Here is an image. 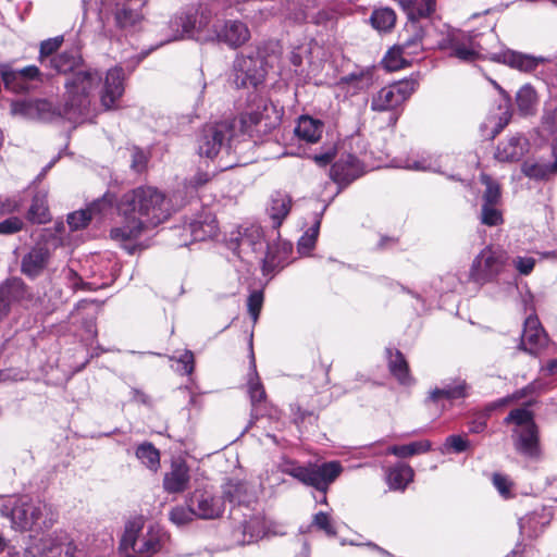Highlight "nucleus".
Masks as SVG:
<instances>
[{
    "label": "nucleus",
    "instance_id": "f257e3e1",
    "mask_svg": "<svg viewBox=\"0 0 557 557\" xmlns=\"http://www.w3.org/2000/svg\"><path fill=\"white\" fill-rule=\"evenodd\" d=\"M101 82L102 78L97 72H75L65 83L66 102L62 109H55L48 100H22L12 102L11 113L45 122L57 116L78 122L86 115L91 102L90 96Z\"/></svg>",
    "mask_w": 557,
    "mask_h": 557
},
{
    "label": "nucleus",
    "instance_id": "f03ea898",
    "mask_svg": "<svg viewBox=\"0 0 557 557\" xmlns=\"http://www.w3.org/2000/svg\"><path fill=\"white\" fill-rule=\"evenodd\" d=\"M120 226L112 228L111 237L126 242L137 238L144 230L154 227L170 216L165 196L154 187H139L126 193L119 205Z\"/></svg>",
    "mask_w": 557,
    "mask_h": 557
},
{
    "label": "nucleus",
    "instance_id": "7ed1b4c3",
    "mask_svg": "<svg viewBox=\"0 0 557 557\" xmlns=\"http://www.w3.org/2000/svg\"><path fill=\"white\" fill-rule=\"evenodd\" d=\"M262 111L245 112L232 123L226 121L206 125L198 138L197 150L201 158L213 160L221 151L225 140L237 134L249 133L252 126L263 123L264 128L275 127L282 117V111L271 102L262 100L258 109Z\"/></svg>",
    "mask_w": 557,
    "mask_h": 557
},
{
    "label": "nucleus",
    "instance_id": "20e7f679",
    "mask_svg": "<svg viewBox=\"0 0 557 557\" xmlns=\"http://www.w3.org/2000/svg\"><path fill=\"white\" fill-rule=\"evenodd\" d=\"M0 515L20 532L41 531L54 522V515L47 504L27 496L0 498Z\"/></svg>",
    "mask_w": 557,
    "mask_h": 557
},
{
    "label": "nucleus",
    "instance_id": "39448f33",
    "mask_svg": "<svg viewBox=\"0 0 557 557\" xmlns=\"http://www.w3.org/2000/svg\"><path fill=\"white\" fill-rule=\"evenodd\" d=\"M162 537L159 527L151 524L145 529L144 519L137 517L125 524L120 546L123 550L133 553L126 557H150L161 548Z\"/></svg>",
    "mask_w": 557,
    "mask_h": 557
},
{
    "label": "nucleus",
    "instance_id": "423d86ee",
    "mask_svg": "<svg viewBox=\"0 0 557 557\" xmlns=\"http://www.w3.org/2000/svg\"><path fill=\"white\" fill-rule=\"evenodd\" d=\"M505 423L513 424L512 440L516 450L525 458L540 459L539 433L532 412L527 408L511 410Z\"/></svg>",
    "mask_w": 557,
    "mask_h": 557
},
{
    "label": "nucleus",
    "instance_id": "0eeeda50",
    "mask_svg": "<svg viewBox=\"0 0 557 557\" xmlns=\"http://www.w3.org/2000/svg\"><path fill=\"white\" fill-rule=\"evenodd\" d=\"M173 24L182 27L181 32L176 29L173 39L193 38L206 42L218 40V37H221L218 25L213 22L211 13L207 11H201L193 16H180Z\"/></svg>",
    "mask_w": 557,
    "mask_h": 557
},
{
    "label": "nucleus",
    "instance_id": "6e6552de",
    "mask_svg": "<svg viewBox=\"0 0 557 557\" xmlns=\"http://www.w3.org/2000/svg\"><path fill=\"white\" fill-rule=\"evenodd\" d=\"M284 471L304 484L313 486L325 494L330 484L342 473L343 467L338 461H330L309 467L292 466Z\"/></svg>",
    "mask_w": 557,
    "mask_h": 557
},
{
    "label": "nucleus",
    "instance_id": "1a4fd4ad",
    "mask_svg": "<svg viewBox=\"0 0 557 557\" xmlns=\"http://www.w3.org/2000/svg\"><path fill=\"white\" fill-rule=\"evenodd\" d=\"M506 261L505 251L487 246L473 259L469 280L480 286L492 282L503 271Z\"/></svg>",
    "mask_w": 557,
    "mask_h": 557
},
{
    "label": "nucleus",
    "instance_id": "9d476101",
    "mask_svg": "<svg viewBox=\"0 0 557 557\" xmlns=\"http://www.w3.org/2000/svg\"><path fill=\"white\" fill-rule=\"evenodd\" d=\"M29 553L33 557H76V546L65 531L59 530L40 537Z\"/></svg>",
    "mask_w": 557,
    "mask_h": 557
},
{
    "label": "nucleus",
    "instance_id": "9b49d317",
    "mask_svg": "<svg viewBox=\"0 0 557 557\" xmlns=\"http://www.w3.org/2000/svg\"><path fill=\"white\" fill-rule=\"evenodd\" d=\"M414 79H404L380 89L371 100V109L374 111L394 110L404 103L416 90Z\"/></svg>",
    "mask_w": 557,
    "mask_h": 557
},
{
    "label": "nucleus",
    "instance_id": "f8f14e48",
    "mask_svg": "<svg viewBox=\"0 0 557 557\" xmlns=\"http://www.w3.org/2000/svg\"><path fill=\"white\" fill-rule=\"evenodd\" d=\"M188 498L198 519H216L225 510V500L209 487L196 488Z\"/></svg>",
    "mask_w": 557,
    "mask_h": 557
},
{
    "label": "nucleus",
    "instance_id": "ddd939ff",
    "mask_svg": "<svg viewBox=\"0 0 557 557\" xmlns=\"http://www.w3.org/2000/svg\"><path fill=\"white\" fill-rule=\"evenodd\" d=\"M285 534L284 527L280 523L268 521L264 517L255 516L243 524V544L259 541L265 536Z\"/></svg>",
    "mask_w": 557,
    "mask_h": 557
},
{
    "label": "nucleus",
    "instance_id": "4468645a",
    "mask_svg": "<svg viewBox=\"0 0 557 557\" xmlns=\"http://www.w3.org/2000/svg\"><path fill=\"white\" fill-rule=\"evenodd\" d=\"M112 211V197L106 195L103 198L92 202L86 210L75 211L67 216V224L71 230L85 227L92 219H102Z\"/></svg>",
    "mask_w": 557,
    "mask_h": 557
},
{
    "label": "nucleus",
    "instance_id": "2eb2a0df",
    "mask_svg": "<svg viewBox=\"0 0 557 557\" xmlns=\"http://www.w3.org/2000/svg\"><path fill=\"white\" fill-rule=\"evenodd\" d=\"M124 74L121 67H113L107 72L100 91V101L104 109H113L124 92Z\"/></svg>",
    "mask_w": 557,
    "mask_h": 557
},
{
    "label": "nucleus",
    "instance_id": "dca6fc26",
    "mask_svg": "<svg viewBox=\"0 0 557 557\" xmlns=\"http://www.w3.org/2000/svg\"><path fill=\"white\" fill-rule=\"evenodd\" d=\"M235 69L237 71V82L245 87H257L262 83L265 75L262 60L259 58H238L235 62Z\"/></svg>",
    "mask_w": 557,
    "mask_h": 557
},
{
    "label": "nucleus",
    "instance_id": "f3484780",
    "mask_svg": "<svg viewBox=\"0 0 557 557\" xmlns=\"http://www.w3.org/2000/svg\"><path fill=\"white\" fill-rule=\"evenodd\" d=\"M423 46L422 36L407 37L403 44L393 47L384 57L383 63L388 71H398L407 65L405 54L416 52L417 48Z\"/></svg>",
    "mask_w": 557,
    "mask_h": 557
},
{
    "label": "nucleus",
    "instance_id": "a211bd4d",
    "mask_svg": "<svg viewBox=\"0 0 557 557\" xmlns=\"http://www.w3.org/2000/svg\"><path fill=\"white\" fill-rule=\"evenodd\" d=\"M547 343V335L535 315H530L524 321L521 337V348L532 355L536 354Z\"/></svg>",
    "mask_w": 557,
    "mask_h": 557
},
{
    "label": "nucleus",
    "instance_id": "6ab92c4d",
    "mask_svg": "<svg viewBox=\"0 0 557 557\" xmlns=\"http://www.w3.org/2000/svg\"><path fill=\"white\" fill-rule=\"evenodd\" d=\"M189 468L183 460H173L170 470L164 474L163 488L169 494H181L189 484Z\"/></svg>",
    "mask_w": 557,
    "mask_h": 557
},
{
    "label": "nucleus",
    "instance_id": "aec40b11",
    "mask_svg": "<svg viewBox=\"0 0 557 557\" xmlns=\"http://www.w3.org/2000/svg\"><path fill=\"white\" fill-rule=\"evenodd\" d=\"M373 72L371 69L357 70L342 77L337 87L346 94L354 96L360 91L368 90L373 85Z\"/></svg>",
    "mask_w": 557,
    "mask_h": 557
},
{
    "label": "nucleus",
    "instance_id": "412c9836",
    "mask_svg": "<svg viewBox=\"0 0 557 557\" xmlns=\"http://www.w3.org/2000/svg\"><path fill=\"white\" fill-rule=\"evenodd\" d=\"M435 10L434 0H414L410 1L408 5V16L410 22L406 25V33H412V36H422L424 40V33L422 26L417 21L418 18L430 16Z\"/></svg>",
    "mask_w": 557,
    "mask_h": 557
},
{
    "label": "nucleus",
    "instance_id": "4be33fe9",
    "mask_svg": "<svg viewBox=\"0 0 557 557\" xmlns=\"http://www.w3.org/2000/svg\"><path fill=\"white\" fill-rule=\"evenodd\" d=\"M362 173L359 161L354 156H346L331 168L330 176L337 184H348Z\"/></svg>",
    "mask_w": 557,
    "mask_h": 557
},
{
    "label": "nucleus",
    "instance_id": "5701e85b",
    "mask_svg": "<svg viewBox=\"0 0 557 557\" xmlns=\"http://www.w3.org/2000/svg\"><path fill=\"white\" fill-rule=\"evenodd\" d=\"M490 59L523 72H531L535 70L540 62L539 59L532 55L522 54L512 50L492 53Z\"/></svg>",
    "mask_w": 557,
    "mask_h": 557
},
{
    "label": "nucleus",
    "instance_id": "b1692460",
    "mask_svg": "<svg viewBox=\"0 0 557 557\" xmlns=\"http://www.w3.org/2000/svg\"><path fill=\"white\" fill-rule=\"evenodd\" d=\"M528 143L522 136H512L502 141L496 149L495 158L502 162L520 160L527 151Z\"/></svg>",
    "mask_w": 557,
    "mask_h": 557
},
{
    "label": "nucleus",
    "instance_id": "393cba45",
    "mask_svg": "<svg viewBox=\"0 0 557 557\" xmlns=\"http://www.w3.org/2000/svg\"><path fill=\"white\" fill-rule=\"evenodd\" d=\"M221 37L218 40L225 42L230 47L236 48L244 45L250 38V32L246 24L238 21H230L219 28Z\"/></svg>",
    "mask_w": 557,
    "mask_h": 557
},
{
    "label": "nucleus",
    "instance_id": "a878e982",
    "mask_svg": "<svg viewBox=\"0 0 557 557\" xmlns=\"http://www.w3.org/2000/svg\"><path fill=\"white\" fill-rule=\"evenodd\" d=\"M324 124L322 121L309 115H302L298 119L295 127L296 136L309 144L318 143L323 134Z\"/></svg>",
    "mask_w": 557,
    "mask_h": 557
},
{
    "label": "nucleus",
    "instance_id": "bb28decb",
    "mask_svg": "<svg viewBox=\"0 0 557 557\" xmlns=\"http://www.w3.org/2000/svg\"><path fill=\"white\" fill-rule=\"evenodd\" d=\"M49 250L42 246L32 249L22 261V271L28 276H37L46 267Z\"/></svg>",
    "mask_w": 557,
    "mask_h": 557
},
{
    "label": "nucleus",
    "instance_id": "cd10ccee",
    "mask_svg": "<svg viewBox=\"0 0 557 557\" xmlns=\"http://www.w3.org/2000/svg\"><path fill=\"white\" fill-rule=\"evenodd\" d=\"M468 395V385L463 380L456 379L444 383L442 387H435L430 392V398L438 401L443 398L453 400L463 398Z\"/></svg>",
    "mask_w": 557,
    "mask_h": 557
},
{
    "label": "nucleus",
    "instance_id": "c85d7f7f",
    "mask_svg": "<svg viewBox=\"0 0 557 557\" xmlns=\"http://www.w3.org/2000/svg\"><path fill=\"white\" fill-rule=\"evenodd\" d=\"M141 4L136 1H127L117 4L115 11V22L120 28L127 29L134 27L143 18L138 8Z\"/></svg>",
    "mask_w": 557,
    "mask_h": 557
},
{
    "label": "nucleus",
    "instance_id": "c756f323",
    "mask_svg": "<svg viewBox=\"0 0 557 557\" xmlns=\"http://www.w3.org/2000/svg\"><path fill=\"white\" fill-rule=\"evenodd\" d=\"M292 199L288 195L276 191L271 196L268 213L273 221L274 226H280L289 213Z\"/></svg>",
    "mask_w": 557,
    "mask_h": 557
},
{
    "label": "nucleus",
    "instance_id": "7c9ffc66",
    "mask_svg": "<svg viewBox=\"0 0 557 557\" xmlns=\"http://www.w3.org/2000/svg\"><path fill=\"white\" fill-rule=\"evenodd\" d=\"M223 499L230 504H244L249 500V487L248 485L237 479H230L222 486Z\"/></svg>",
    "mask_w": 557,
    "mask_h": 557
},
{
    "label": "nucleus",
    "instance_id": "2f4dec72",
    "mask_svg": "<svg viewBox=\"0 0 557 557\" xmlns=\"http://www.w3.org/2000/svg\"><path fill=\"white\" fill-rule=\"evenodd\" d=\"M188 230L194 240L196 242L213 238L218 235L216 221L210 214L205 215L200 220L191 222L188 226Z\"/></svg>",
    "mask_w": 557,
    "mask_h": 557
},
{
    "label": "nucleus",
    "instance_id": "473e14b6",
    "mask_svg": "<svg viewBox=\"0 0 557 557\" xmlns=\"http://www.w3.org/2000/svg\"><path fill=\"white\" fill-rule=\"evenodd\" d=\"M412 479L413 470L405 463H397L388 470L386 475L387 484L392 490H405Z\"/></svg>",
    "mask_w": 557,
    "mask_h": 557
},
{
    "label": "nucleus",
    "instance_id": "72a5a7b5",
    "mask_svg": "<svg viewBox=\"0 0 557 557\" xmlns=\"http://www.w3.org/2000/svg\"><path fill=\"white\" fill-rule=\"evenodd\" d=\"M0 75L5 89L15 94H22L29 90V85H25L20 71L14 70L10 64H0Z\"/></svg>",
    "mask_w": 557,
    "mask_h": 557
},
{
    "label": "nucleus",
    "instance_id": "f704fd0d",
    "mask_svg": "<svg viewBox=\"0 0 557 557\" xmlns=\"http://www.w3.org/2000/svg\"><path fill=\"white\" fill-rule=\"evenodd\" d=\"M28 220L35 223H46L49 221V209L47 205V193L38 191L32 201L30 208L28 210Z\"/></svg>",
    "mask_w": 557,
    "mask_h": 557
},
{
    "label": "nucleus",
    "instance_id": "c9c22d12",
    "mask_svg": "<svg viewBox=\"0 0 557 557\" xmlns=\"http://www.w3.org/2000/svg\"><path fill=\"white\" fill-rule=\"evenodd\" d=\"M388 352V366L392 374L401 383L408 384L410 382V375L408 370L407 361L404 356L396 350H387Z\"/></svg>",
    "mask_w": 557,
    "mask_h": 557
},
{
    "label": "nucleus",
    "instance_id": "e433bc0d",
    "mask_svg": "<svg viewBox=\"0 0 557 557\" xmlns=\"http://www.w3.org/2000/svg\"><path fill=\"white\" fill-rule=\"evenodd\" d=\"M517 106L522 114H532L537 106V96L531 85L522 86L516 96Z\"/></svg>",
    "mask_w": 557,
    "mask_h": 557
},
{
    "label": "nucleus",
    "instance_id": "4c0bfd02",
    "mask_svg": "<svg viewBox=\"0 0 557 557\" xmlns=\"http://www.w3.org/2000/svg\"><path fill=\"white\" fill-rule=\"evenodd\" d=\"M370 21L379 32H388L395 25L396 14L392 9L381 8L373 11Z\"/></svg>",
    "mask_w": 557,
    "mask_h": 557
},
{
    "label": "nucleus",
    "instance_id": "58836bf2",
    "mask_svg": "<svg viewBox=\"0 0 557 557\" xmlns=\"http://www.w3.org/2000/svg\"><path fill=\"white\" fill-rule=\"evenodd\" d=\"M431 442L430 441H418L412 442L407 445H400V446H391L387 449L388 454L395 455L400 458L410 457L413 455L426 453L431 449Z\"/></svg>",
    "mask_w": 557,
    "mask_h": 557
},
{
    "label": "nucleus",
    "instance_id": "ea45409f",
    "mask_svg": "<svg viewBox=\"0 0 557 557\" xmlns=\"http://www.w3.org/2000/svg\"><path fill=\"white\" fill-rule=\"evenodd\" d=\"M251 367H252V375L247 383L248 394L250 396L251 405L253 408H257L261 403L265 400V391L262 384L259 381V377L256 373V364L255 357L251 352Z\"/></svg>",
    "mask_w": 557,
    "mask_h": 557
},
{
    "label": "nucleus",
    "instance_id": "a19ab883",
    "mask_svg": "<svg viewBox=\"0 0 557 557\" xmlns=\"http://www.w3.org/2000/svg\"><path fill=\"white\" fill-rule=\"evenodd\" d=\"M50 66L59 73H67L76 69L81 58L75 52H63L50 59Z\"/></svg>",
    "mask_w": 557,
    "mask_h": 557
},
{
    "label": "nucleus",
    "instance_id": "79ce46f5",
    "mask_svg": "<svg viewBox=\"0 0 557 557\" xmlns=\"http://www.w3.org/2000/svg\"><path fill=\"white\" fill-rule=\"evenodd\" d=\"M169 518H170L171 522L177 527H184V525L190 523L191 521H194V519L197 517H196L195 509L193 508V506H190L189 498L187 499L186 507L185 506H176V507L172 508L171 511L169 512Z\"/></svg>",
    "mask_w": 557,
    "mask_h": 557
},
{
    "label": "nucleus",
    "instance_id": "37998d69",
    "mask_svg": "<svg viewBox=\"0 0 557 557\" xmlns=\"http://www.w3.org/2000/svg\"><path fill=\"white\" fill-rule=\"evenodd\" d=\"M136 456L150 470H158L160 466V455L151 444H143L138 446L136 449Z\"/></svg>",
    "mask_w": 557,
    "mask_h": 557
},
{
    "label": "nucleus",
    "instance_id": "c03bdc74",
    "mask_svg": "<svg viewBox=\"0 0 557 557\" xmlns=\"http://www.w3.org/2000/svg\"><path fill=\"white\" fill-rule=\"evenodd\" d=\"M481 182L485 185L483 194L484 203L498 205L500 201V187L498 183L485 174L481 175Z\"/></svg>",
    "mask_w": 557,
    "mask_h": 557
},
{
    "label": "nucleus",
    "instance_id": "a18cd8bd",
    "mask_svg": "<svg viewBox=\"0 0 557 557\" xmlns=\"http://www.w3.org/2000/svg\"><path fill=\"white\" fill-rule=\"evenodd\" d=\"M469 447V441L461 435H450L446 438L443 447L441 448L442 454L447 453H462Z\"/></svg>",
    "mask_w": 557,
    "mask_h": 557
},
{
    "label": "nucleus",
    "instance_id": "49530a36",
    "mask_svg": "<svg viewBox=\"0 0 557 557\" xmlns=\"http://www.w3.org/2000/svg\"><path fill=\"white\" fill-rule=\"evenodd\" d=\"M496 206L497 205L483 203L481 213L483 224L495 226L503 222L502 213Z\"/></svg>",
    "mask_w": 557,
    "mask_h": 557
},
{
    "label": "nucleus",
    "instance_id": "de8ad7c7",
    "mask_svg": "<svg viewBox=\"0 0 557 557\" xmlns=\"http://www.w3.org/2000/svg\"><path fill=\"white\" fill-rule=\"evenodd\" d=\"M312 524L319 530L324 531L329 536L336 535L335 528L330 516L325 512H318L313 516Z\"/></svg>",
    "mask_w": 557,
    "mask_h": 557
},
{
    "label": "nucleus",
    "instance_id": "09e8293b",
    "mask_svg": "<svg viewBox=\"0 0 557 557\" xmlns=\"http://www.w3.org/2000/svg\"><path fill=\"white\" fill-rule=\"evenodd\" d=\"M62 41H63L62 37H54V38H50V39H47L41 42L40 55H39V60H40L41 64H45L47 61V58L60 48Z\"/></svg>",
    "mask_w": 557,
    "mask_h": 557
},
{
    "label": "nucleus",
    "instance_id": "8fccbe9b",
    "mask_svg": "<svg viewBox=\"0 0 557 557\" xmlns=\"http://www.w3.org/2000/svg\"><path fill=\"white\" fill-rule=\"evenodd\" d=\"M453 54L462 61H473L481 57L480 50L472 44L469 47L466 45H457L454 48Z\"/></svg>",
    "mask_w": 557,
    "mask_h": 557
},
{
    "label": "nucleus",
    "instance_id": "3c124183",
    "mask_svg": "<svg viewBox=\"0 0 557 557\" xmlns=\"http://www.w3.org/2000/svg\"><path fill=\"white\" fill-rule=\"evenodd\" d=\"M318 225L308 231L298 242V250L301 255H308L314 247L318 236Z\"/></svg>",
    "mask_w": 557,
    "mask_h": 557
},
{
    "label": "nucleus",
    "instance_id": "603ef678",
    "mask_svg": "<svg viewBox=\"0 0 557 557\" xmlns=\"http://www.w3.org/2000/svg\"><path fill=\"white\" fill-rule=\"evenodd\" d=\"M493 483L503 497H511L512 482L508 476L496 473L493 476Z\"/></svg>",
    "mask_w": 557,
    "mask_h": 557
},
{
    "label": "nucleus",
    "instance_id": "864d4df0",
    "mask_svg": "<svg viewBox=\"0 0 557 557\" xmlns=\"http://www.w3.org/2000/svg\"><path fill=\"white\" fill-rule=\"evenodd\" d=\"M263 302V296L259 292H253L248 298V311L256 322L258 320L261 307Z\"/></svg>",
    "mask_w": 557,
    "mask_h": 557
},
{
    "label": "nucleus",
    "instance_id": "5fc2aeb1",
    "mask_svg": "<svg viewBox=\"0 0 557 557\" xmlns=\"http://www.w3.org/2000/svg\"><path fill=\"white\" fill-rule=\"evenodd\" d=\"M404 168L414 171H438L440 166L436 165L435 162H433L430 159H421V160H414V161H408Z\"/></svg>",
    "mask_w": 557,
    "mask_h": 557
},
{
    "label": "nucleus",
    "instance_id": "6e6d98bb",
    "mask_svg": "<svg viewBox=\"0 0 557 557\" xmlns=\"http://www.w3.org/2000/svg\"><path fill=\"white\" fill-rule=\"evenodd\" d=\"M22 206V197L20 195H14L12 197H8L0 202V212L2 214H9L17 211Z\"/></svg>",
    "mask_w": 557,
    "mask_h": 557
},
{
    "label": "nucleus",
    "instance_id": "4d7b16f0",
    "mask_svg": "<svg viewBox=\"0 0 557 557\" xmlns=\"http://www.w3.org/2000/svg\"><path fill=\"white\" fill-rule=\"evenodd\" d=\"M176 361L181 364L177 370L184 374H190L194 371V354L190 350H185Z\"/></svg>",
    "mask_w": 557,
    "mask_h": 557
},
{
    "label": "nucleus",
    "instance_id": "13d9d810",
    "mask_svg": "<svg viewBox=\"0 0 557 557\" xmlns=\"http://www.w3.org/2000/svg\"><path fill=\"white\" fill-rule=\"evenodd\" d=\"M23 226V221L20 218H9L0 223V234H13L18 232Z\"/></svg>",
    "mask_w": 557,
    "mask_h": 557
},
{
    "label": "nucleus",
    "instance_id": "bf43d9fd",
    "mask_svg": "<svg viewBox=\"0 0 557 557\" xmlns=\"http://www.w3.org/2000/svg\"><path fill=\"white\" fill-rule=\"evenodd\" d=\"M513 264L519 273L528 275L532 272L535 265V260L531 257H517Z\"/></svg>",
    "mask_w": 557,
    "mask_h": 557
},
{
    "label": "nucleus",
    "instance_id": "052dcab7",
    "mask_svg": "<svg viewBox=\"0 0 557 557\" xmlns=\"http://www.w3.org/2000/svg\"><path fill=\"white\" fill-rule=\"evenodd\" d=\"M18 71L22 75L25 85H29V82L39 79L41 76L39 69L35 65H29Z\"/></svg>",
    "mask_w": 557,
    "mask_h": 557
},
{
    "label": "nucleus",
    "instance_id": "680f3d73",
    "mask_svg": "<svg viewBox=\"0 0 557 557\" xmlns=\"http://www.w3.org/2000/svg\"><path fill=\"white\" fill-rule=\"evenodd\" d=\"M522 171L527 176L540 178L545 175V171L537 164L524 163Z\"/></svg>",
    "mask_w": 557,
    "mask_h": 557
},
{
    "label": "nucleus",
    "instance_id": "e2e57ef3",
    "mask_svg": "<svg viewBox=\"0 0 557 557\" xmlns=\"http://www.w3.org/2000/svg\"><path fill=\"white\" fill-rule=\"evenodd\" d=\"M9 292L5 287L0 288V321L7 315L9 311Z\"/></svg>",
    "mask_w": 557,
    "mask_h": 557
},
{
    "label": "nucleus",
    "instance_id": "0e129e2a",
    "mask_svg": "<svg viewBox=\"0 0 557 557\" xmlns=\"http://www.w3.org/2000/svg\"><path fill=\"white\" fill-rule=\"evenodd\" d=\"M494 85L497 87V89L500 91V94L504 97V100H505V103H506V110L503 113L504 117H502V120H504V122L498 124L496 131L493 133V136H495L504 127V125L507 124V122H508V106H509V102H510L509 95L505 90H503L498 85H496L495 83H494Z\"/></svg>",
    "mask_w": 557,
    "mask_h": 557
},
{
    "label": "nucleus",
    "instance_id": "69168bd1",
    "mask_svg": "<svg viewBox=\"0 0 557 557\" xmlns=\"http://www.w3.org/2000/svg\"><path fill=\"white\" fill-rule=\"evenodd\" d=\"M334 156H335V153L330 150L324 153L314 154L312 157V159L318 165L325 166L333 160Z\"/></svg>",
    "mask_w": 557,
    "mask_h": 557
},
{
    "label": "nucleus",
    "instance_id": "338daca9",
    "mask_svg": "<svg viewBox=\"0 0 557 557\" xmlns=\"http://www.w3.org/2000/svg\"><path fill=\"white\" fill-rule=\"evenodd\" d=\"M544 125L549 131H555L557 128V112L553 114L546 113L544 116Z\"/></svg>",
    "mask_w": 557,
    "mask_h": 557
},
{
    "label": "nucleus",
    "instance_id": "774afa93",
    "mask_svg": "<svg viewBox=\"0 0 557 557\" xmlns=\"http://www.w3.org/2000/svg\"><path fill=\"white\" fill-rule=\"evenodd\" d=\"M209 180H210V175L208 173H198L191 180V184L195 187H199V186H202L203 184L208 183Z\"/></svg>",
    "mask_w": 557,
    "mask_h": 557
}]
</instances>
